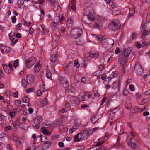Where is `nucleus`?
Instances as JSON below:
<instances>
[{"label":"nucleus","instance_id":"obj_12","mask_svg":"<svg viewBox=\"0 0 150 150\" xmlns=\"http://www.w3.org/2000/svg\"><path fill=\"white\" fill-rule=\"evenodd\" d=\"M68 8L69 9L72 10L73 11H74L75 12L76 9V1H73L71 2H70L68 6Z\"/></svg>","mask_w":150,"mask_h":150},{"label":"nucleus","instance_id":"obj_49","mask_svg":"<svg viewBox=\"0 0 150 150\" xmlns=\"http://www.w3.org/2000/svg\"><path fill=\"white\" fill-rule=\"evenodd\" d=\"M24 2L23 0H18L17 2L18 6L20 8L21 6L23 4Z\"/></svg>","mask_w":150,"mask_h":150},{"label":"nucleus","instance_id":"obj_48","mask_svg":"<svg viewBox=\"0 0 150 150\" xmlns=\"http://www.w3.org/2000/svg\"><path fill=\"white\" fill-rule=\"evenodd\" d=\"M89 55L91 57H95L98 56V54L97 53H90Z\"/></svg>","mask_w":150,"mask_h":150},{"label":"nucleus","instance_id":"obj_43","mask_svg":"<svg viewBox=\"0 0 150 150\" xmlns=\"http://www.w3.org/2000/svg\"><path fill=\"white\" fill-rule=\"evenodd\" d=\"M61 123V121L60 120H57L55 121L54 123V126L55 127L58 126L60 125Z\"/></svg>","mask_w":150,"mask_h":150},{"label":"nucleus","instance_id":"obj_7","mask_svg":"<svg viewBox=\"0 0 150 150\" xmlns=\"http://www.w3.org/2000/svg\"><path fill=\"white\" fill-rule=\"evenodd\" d=\"M110 137L109 133H106L105 134V137L102 138L101 140H99L98 142L96 144V146H99L103 144L105 141L108 139Z\"/></svg>","mask_w":150,"mask_h":150},{"label":"nucleus","instance_id":"obj_13","mask_svg":"<svg viewBox=\"0 0 150 150\" xmlns=\"http://www.w3.org/2000/svg\"><path fill=\"white\" fill-rule=\"evenodd\" d=\"M144 110L141 109L137 107H133L131 109V111L132 113L137 112H142Z\"/></svg>","mask_w":150,"mask_h":150},{"label":"nucleus","instance_id":"obj_24","mask_svg":"<svg viewBox=\"0 0 150 150\" xmlns=\"http://www.w3.org/2000/svg\"><path fill=\"white\" fill-rule=\"evenodd\" d=\"M93 27L96 28L100 29L102 27V25L100 21L96 22L93 25Z\"/></svg>","mask_w":150,"mask_h":150},{"label":"nucleus","instance_id":"obj_51","mask_svg":"<svg viewBox=\"0 0 150 150\" xmlns=\"http://www.w3.org/2000/svg\"><path fill=\"white\" fill-rule=\"evenodd\" d=\"M14 103L16 105L18 106H20L21 104V101L19 100H15Z\"/></svg>","mask_w":150,"mask_h":150},{"label":"nucleus","instance_id":"obj_11","mask_svg":"<svg viewBox=\"0 0 150 150\" xmlns=\"http://www.w3.org/2000/svg\"><path fill=\"white\" fill-rule=\"evenodd\" d=\"M74 18L72 17L69 18L67 23V26L68 28H71L74 24Z\"/></svg>","mask_w":150,"mask_h":150},{"label":"nucleus","instance_id":"obj_52","mask_svg":"<svg viewBox=\"0 0 150 150\" xmlns=\"http://www.w3.org/2000/svg\"><path fill=\"white\" fill-rule=\"evenodd\" d=\"M74 65L75 67L76 68H78L79 66V64L78 63V60L74 61Z\"/></svg>","mask_w":150,"mask_h":150},{"label":"nucleus","instance_id":"obj_6","mask_svg":"<svg viewBox=\"0 0 150 150\" xmlns=\"http://www.w3.org/2000/svg\"><path fill=\"white\" fill-rule=\"evenodd\" d=\"M36 62L35 58L33 57H30L25 61L26 66L27 68H29L33 65Z\"/></svg>","mask_w":150,"mask_h":150},{"label":"nucleus","instance_id":"obj_59","mask_svg":"<svg viewBox=\"0 0 150 150\" xmlns=\"http://www.w3.org/2000/svg\"><path fill=\"white\" fill-rule=\"evenodd\" d=\"M86 77H82L81 79V81L82 82H83L84 83H86L87 81L86 79Z\"/></svg>","mask_w":150,"mask_h":150},{"label":"nucleus","instance_id":"obj_5","mask_svg":"<svg viewBox=\"0 0 150 150\" xmlns=\"http://www.w3.org/2000/svg\"><path fill=\"white\" fill-rule=\"evenodd\" d=\"M129 134H130L131 137L130 138V141L128 143V144L131 148L134 149H136L137 142L136 137L133 133L132 132H130Z\"/></svg>","mask_w":150,"mask_h":150},{"label":"nucleus","instance_id":"obj_25","mask_svg":"<svg viewBox=\"0 0 150 150\" xmlns=\"http://www.w3.org/2000/svg\"><path fill=\"white\" fill-rule=\"evenodd\" d=\"M2 66L3 69L5 72L6 74H8L9 71L8 67L7 64H2Z\"/></svg>","mask_w":150,"mask_h":150},{"label":"nucleus","instance_id":"obj_35","mask_svg":"<svg viewBox=\"0 0 150 150\" xmlns=\"http://www.w3.org/2000/svg\"><path fill=\"white\" fill-rule=\"evenodd\" d=\"M22 101L25 103H28L30 101V98L27 96H24L22 98Z\"/></svg>","mask_w":150,"mask_h":150},{"label":"nucleus","instance_id":"obj_30","mask_svg":"<svg viewBox=\"0 0 150 150\" xmlns=\"http://www.w3.org/2000/svg\"><path fill=\"white\" fill-rule=\"evenodd\" d=\"M80 133L79 134H78L74 136V141L75 142H79L82 140L81 139H80Z\"/></svg>","mask_w":150,"mask_h":150},{"label":"nucleus","instance_id":"obj_23","mask_svg":"<svg viewBox=\"0 0 150 150\" xmlns=\"http://www.w3.org/2000/svg\"><path fill=\"white\" fill-rule=\"evenodd\" d=\"M38 33L41 35H43L45 33V29L42 26H41L40 28H38L37 30Z\"/></svg>","mask_w":150,"mask_h":150},{"label":"nucleus","instance_id":"obj_29","mask_svg":"<svg viewBox=\"0 0 150 150\" xmlns=\"http://www.w3.org/2000/svg\"><path fill=\"white\" fill-rule=\"evenodd\" d=\"M52 29L53 30H55L57 29V23L54 22L51 25Z\"/></svg>","mask_w":150,"mask_h":150},{"label":"nucleus","instance_id":"obj_63","mask_svg":"<svg viewBox=\"0 0 150 150\" xmlns=\"http://www.w3.org/2000/svg\"><path fill=\"white\" fill-rule=\"evenodd\" d=\"M12 20V22L13 23H15L16 21V18L15 16H14L11 17Z\"/></svg>","mask_w":150,"mask_h":150},{"label":"nucleus","instance_id":"obj_1","mask_svg":"<svg viewBox=\"0 0 150 150\" xmlns=\"http://www.w3.org/2000/svg\"><path fill=\"white\" fill-rule=\"evenodd\" d=\"M83 19H84L82 20L83 21L88 24H90L91 22H88V20L92 21L95 20L94 11L92 8L88 7L85 8Z\"/></svg>","mask_w":150,"mask_h":150},{"label":"nucleus","instance_id":"obj_55","mask_svg":"<svg viewBox=\"0 0 150 150\" xmlns=\"http://www.w3.org/2000/svg\"><path fill=\"white\" fill-rule=\"evenodd\" d=\"M86 132H87L86 134H87L88 137L93 132V130L91 129L88 131H86Z\"/></svg>","mask_w":150,"mask_h":150},{"label":"nucleus","instance_id":"obj_60","mask_svg":"<svg viewBox=\"0 0 150 150\" xmlns=\"http://www.w3.org/2000/svg\"><path fill=\"white\" fill-rule=\"evenodd\" d=\"M45 0H38L37 2H35V4H36L38 3L39 4H41L44 2Z\"/></svg>","mask_w":150,"mask_h":150},{"label":"nucleus","instance_id":"obj_47","mask_svg":"<svg viewBox=\"0 0 150 150\" xmlns=\"http://www.w3.org/2000/svg\"><path fill=\"white\" fill-rule=\"evenodd\" d=\"M143 35L144 37L146 36L150 33V30L147 31V30H143Z\"/></svg>","mask_w":150,"mask_h":150},{"label":"nucleus","instance_id":"obj_45","mask_svg":"<svg viewBox=\"0 0 150 150\" xmlns=\"http://www.w3.org/2000/svg\"><path fill=\"white\" fill-rule=\"evenodd\" d=\"M16 112V111H11L10 112L9 115L11 117L10 120H11L12 117L15 116V114Z\"/></svg>","mask_w":150,"mask_h":150},{"label":"nucleus","instance_id":"obj_46","mask_svg":"<svg viewBox=\"0 0 150 150\" xmlns=\"http://www.w3.org/2000/svg\"><path fill=\"white\" fill-rule=\"evenodd\" d=\"M136 34L135 33H133L132 34V38L131 40H130L129 41H128V42L129 43H130L132 42V39H135L136 38Z\"/></svg>","mask_w":150,"mask_h":150},{"label":"nucleus","instance_id":"obj_26","mask_svg":"<svg viewBox=\"0 0 150 150\" xmlns=\"http://www.w3.org/2000/svg\"><path fill=\"white\" fill-rule=\"evenodd\" d=\"M37 137H40V139L41 141L44 143H46L47 142H51L50 141H47V137L45 136L43 137L42 138V136L40 135L37 136Z\"/></svg>","mask_w":150,"mask_h":150},{"label":"nucleus","instance_id":"obj_19","mask_svg":"<svg viewBox=\"0 0 150 150\" xmlns=\"http://www.w3.org/2000/svg\"><path fill=\"white\" fill-rule=\"evenodd\" d=\"M56 54L55 52H53L52 55H50V61L53 62H54L56 61L57 59Z\"/></svg>","mask_w":150,"mask_h":150},{"label":"nucleus","instance_id":"obj_50","mask_svg":"<svg viewBox=\"0 0 150 150\" xmlns=\"http://www.w3.org/2000/svg\"><path fill=\"white\" fill-rule=\"evenodd\" d=\"M129 91L128 90L125 88L123 92V95L125 96H127L128 94Z\"/></svg>","mask_w":150,"mask_h":150},{"label":"nucleus","instance_id":"obj_27","mask_svg":"<svg viewBox=\"0 0 150 150\" xmlns=\"http://www.w3.org/2000/svg\"><path fill=\"white\" fill-rule=\"evenodd\" d=\"M127 57L124 56L120 60V65L123 66L127 62Z\"/></svg>","mask_w":150,"mask_h":150},{"label":"nucleus","instance_id":"obj_21","mask_svg":"<svg viewBox=\"0 0 150 150\" xmlns=\"http://www.w3.org/2000/svg\"><path fill=\"white\" fill-rule=\"evenodd\" d=\"M27 81L29 82H33L34 79V76L32 74L27 75L26 76Z\"/></svg>","mask_w":150,"mask_h":150},{"label":"nucleus","instance_id":"obj_41","mask_svg":"<svg viewBox=\"0 0 150 150\" xmlns=\"http://www.w3.org/2000/svg\"><path fill=\"white\" fill-rule=\"evenodd\" d=\"M148 24H144L142 25V30H147L149 31V25Z\"/></svg>","mask_w":150,"mask_h":150},{"label":"nucleus","instance_id":"obj_38","mask_svg":"<svg viewBox=\"0 0 150 150\" xmlns=\"http://www.w3.org/2000/svg\"><path fill=\"white\" fill-rule=\"evenodd\" d=\"M98 120V119L97 118L96 116H94L92 118L91 120V122L94 124L96 123Z\"/></svg>","mask_w":150,"mask_h":150},{"label":"nucleus","instance_id":"obj_31","mask_svg":"<svg viewBox=\"0 0 150 150\" xmlns=\"http://www.w3.org/2000/svg\"><path fill=\"white\" fill-rule=\"evenodd\" d=\"M18 137H15L13 138L14 139L16 140L15 142H16L17 146L18 147H19L20 145H21V142L20 141L18 140Z\"/></svg>","mask_w":150,"mask_h":150},{"label":"nucleus","instance_id":"obj_34","mask_svg":"<svg viewBox=\"0 0 150 150\" xmlns=\"http://www.w3.org/2000/svg\"><path fill=\"white\" fill-rule=\"evenodd\" d=\"M79 124L76 123H75L72 127V129H74V131H76L79 128Z\"/></svg>","mask_w":150,"mask_h":150},{"label":"nucleus","instance_id":"obj_44","mask_svg":"<svg viewBox=\"0 0 150 150\" xmlns=\"http://www.w3.org/2000/svg\"><path fill=\"white\" fill-rule=\"evenodd\" d=\"M19 60L16 59L13 62V66L15 68H16L18 67L19 65Z\"/></svg>","mask_w":150,"mask_h":150},{"label":"nucleus","instance_id":"obj_8","mask_svg":"<svg viewBox=\"0 0 150 150\" xmlns=\"http://www.w3.org/2000/svg\"><path fill=\"white\" fill-rule=\"evenodd\" d=\"M51 142H47L46 143L38 147L39 150H47L51 146Z\"/></svg>","mask_w":150,"mask_h":150},{"label":"nucleus","instance_id":"obj_17","mask_svg":"<svg viewBox=\"0 0 150 150\" xmlns=\"http://www.w3.org/2000/svg\"><path fill=\"white\" fill-rule=\"evenodd\" d=\"M120 81L119 80L117 81H115L113 82L112 88L113 89H116L117 88H119L120 87Z\"/></svg>","mask_w":150,"mask_h":150},{"label":"nucleus","instance_id":"obj_33","mask_svg":"<svg viewBox=\"0 0 150 150\" xmlns=\"http://www.w3.org/2000/svg\"><path fill=\"white\" fill-rule=\"evenodd\" d=\"M51 74L52 73L50 70H48L47 71L46 76L47 78L52 79Z\"/></svg>","mask_w":150,"mask_h":150},{"label":"nucleus","instance_id":"obj_54","mask_svg":"<svg viewBox=\"0 0 150 150\" xmlns=\"http://www.w3.org/2000/svg\"><path fill=\"white\" fill-rule=\"evenodd\" d=\"M35 88H28L26 89V91L28 93H29L30 92H32L34 91Z\"/></svg>","mask_w":150,"mask_h":150},{"label":"nucleus","instance_id":"obj_3","mask_svg":"<svg viewBox=\"0 0 150 150\" xmlns=\"http://www.w3.org/2000/svg\"><path fill=\"white\" fill-rule=\"evenodd\" d=\"M121 26L120 21L117 20L115 19L109 23L108 28L110 30L115 31L118 30Z\"/></svg>","mask_w":150,"mask_h":150},{"label":"nucleus","instance_id":"obj_16","mask_svg":"<svg viewBox=\"0 0 150 150\" xmlns=\"http://www.w3.org/2000/svg\"><path fill=\"white\" fill-rule=\"evenodd\" d=\"M131 51L132 50L130 48H125L123 51V54L124 56L127 57L129 56Z\"/></svg>","mask_w":150,"mask_h":150},{"label":"nucleus","instance_id":"obj_32","mask_svg":"<svg viewBox=\"0 0 150 150\" xmlns=\"http://www.w3.org/2000/svg\"><path fill=\"white\" fill-rule=\"evenodd\" d=\"M42 132L44 134L46 135H49L50 134V133L48 132L47 130L46 129L45 127H42L41 129Z\"/></svg>","mask_w":150,"mask_h":150},{"label":"nucleus","instance_id":"obj_36","mask_svg":"<svg viewBox=\"0 0 150 150\" xmlns=\"http://www.w3.org/2000/svg\"><path fill=\"white\" fill-rule=\"evenodd\" d=\"M137 74L139 75H141L143 72L142 68H139V69L135 70Z\"/></svg>","mask_w":150,"mask_h":150},{"label":"nucleus","instance_id":"obj_37","mask_svg":"<svg viewBox=\"0 0 150 150\" xmlns=\"http://www.w3.org/2000/svg\"><path fill=\"white\" fill-rule=\"evenodd\" d=\"M21 84L25 88H26L27 87V82L24 79H22L21 81Z\"/></svg>","mask_w":150,"mask_h":150},{"label":"nucleus","instance_id":"obj_4","mask_svg":"<svg viewBox=\"0 0 150 150\" xmlns=\"http://www.w3.org/2000/svg\"><path fill=\"white\" fill-rule=\"evenodd\" d=\"M83 33L82 29L79 28L72 29L70 33V35L72 38H77L80 37Z\"/></svg>","mask_w":150,"mask_h":150},{"label":"nucleus","instance_id":"obj_57","mask_svg":"<svg viewBox=\"0 0 150 150\" xmlns=\"http://www.w3.org/2000/svg\"><path fill=\"white\" fill-rule=\"evenodd\" d=\"M110 5L111 6L112 8H116L115 4L112 2H110Z\"/></svg>","mask_w":150,"mask_h":150},{"label":"nucleus","instance_id":"obj_53","mask_svg":"<svg viewBox=\"0 0 150 150\" xmlns=\"http://www.w3.org/2000/svg\"><path fill=\"white\" fill-rule=\"evenodd\" d=\"M47 98H45V99H42V104L45 105L47 104Z\"/></svg>","mask_w":150,"mask_h":150},{"label":"nucleus","instance_id":"obj_2","mask_svg":"<svg viewBox=\"0 0 150 150\" xmlns=\"http://www.w3.org/2000/svg\"><path fill=\"white\" fill-rule=\"evenodd\" d=\"M103 37L96 36V38L99 42H101L104 47L109 49L112 48L114 44V40L110 38L103 39Z\"/></svg>","mask_w":150,"mask_h":150},{"label":"nucleus","instance_id":"obj_15","mask_svg":"<svg viewBox=\"0 0 150 150\" xmlns=\"http://www.w3.org/2000/svg\"><path fill=\"white\" fill-rule=\"evenodd\" d=\"M42 118L41 117H37L33 121V123L35 125H39L40 123L42 122Z\"/></svg>","mask_w":150,"mask_h":150},{"label":"nucleus","instance_id":"obj_56","mask_svg":"<svg viewBox=\"0 0 150 150\" xmlns=\"http://www.w3.org/2000/svg\"><path fill=\"white\" fill-rule=\"evenodd\" d=\"M129 89L130 90L132 91H134L135 90V88L134 85L131 84L129 85Z\"/></svg>","mask_w":150,"mask_h":150},{"label":"nucleus","instance_id":"obj_9","mask_svg":"<svg viewBox=\"0 0 150 150\" xmlns=\"http://www.w3.org/2000/svg\"><path fill=\"white\" fill-rule=\"evenodd\" d=\"M80 100V98L79 97L78 98L76 96H73L70 98V102L74 104H78Z\"/></svg>","mask_w":150,"mask_h":150},{"label":"nucleus","instance_id":"obj_18","mask_svg":"<svg viewBox=\"0 0 150 150\" xmlns=\"http://www.w3.org/2000/svg\"><path fill=\"white\" fill-rule=\"evenodd\" d=\"M61 83L63 84V86L66 87L68 85V81L67 78L66 77H63L61 79Z\"/></svg>","mask_w":150,"mask_h":150},{"label":"nucleus","instance_id":"obj_58","mask_svg":"<svg viewBox=\"0 0 150 150\" xmlns=\"http://www.w3.org/2000/svg\"><path fill=\"white\" fill-rule=\"evenodd\" d=\"M22 26V24L21 23H19L17 25L16 30H19L21 28Z\"/></svg>","mask_w":150,"mask_h":150},{"label":"nucleus","instance_id":"obj_64","mask_svg":"<svg viewBox=\"0 0 150 150\" xmlns=\"http://www.w3.org/2000/svg\"><path fill=\"white\" fill-rule=\"evenodd\" d=\"M94 95L95 97H99L100 96V95L99 94L98 92L96 91H95L94 92Z\"/></svg>","mask_w":150,"mask_h":150},{"label":"nucleus","instance_id":"obj_20","mask_svg":"<svg viewBox=\"0 0 150 150\" xmlns=\"http://www.w3.org/2000/svg\"><path fill=\"white\" fill-rule=\"evenodd\" d=\"M73 65V64L71 62H69L67 64L64 68L66 74H68L69 72V70L71 67Z\"/></svg>","mask_w":150,"mask_h":150},{"label":"nucleus","instance_id":"obj_40","mask_svg":"<svg viewBox=\"0 0 150 150\" xmlns=\"http://www.w3.org/2000/svg\"><path fill=\"white\" fill-rule=\"evenodd\" d=\"M9 37L10 40L13 39V38H15V34L13 32H11L9 34Z\"/></svg>","mask_w":150,"mask_h":150},{"label":"nucleus","instance_id":"obj_14","mask_svg":"<svg viewBox=\"0 0 150 150\" xmlns=\"http://www.w3.org/2000/svg\"><path fill=\"white\" fill-rule=\"evenodd\" d=\"M86 130H84L80 133V139L82 140L86 139L88 137Z\"/></svg>","mask_w":150,"mask_h":150},{"label":"nucleus","instance_id":"obj_10","mask_svg":"<svg viewBox=\"0 0 150 150\" xmlns=\"http://www.w3.org/2000/svg\"><path fill=\"white\" fill-rule=\"evenodd\" d=\"M91 94L90 93H86L80 98V100H82L83 101H86L91 98Z\"/></svg>","mask_w":150,"mask_h":150},{"label":"nucleus","instance_id":"obj_39","mask_svg":"<svg viewBox=\"0 0 150 150\" xmlns=\"http://www.w3.org/2000/svg\"><path fill=\"white\" fill-rule=\"evenodd\" d=\"M142 68L141 66L140 65V64L138 62H136L135 63L134 69L135 70L138 69H139V68Z\"/></svg>","mask_w":150,"mask_h":150},{"label":"nucleus","instance_id":"obj_22","mask_svg":"<svg viewBox=\"0 0 150 150\" xmlns=\"http://www.w3.org/2000/svg\"><path fill=\"white\" fill-rule=\"evenodd\" d=\"M125 106L127 109H129L132 106L130 100H126L125 103Z\"/></svg>","mask_w":150,"mask_h":150},{"label":"nucleus","instance_id":"obj_42","mask_svg":"<svg viewBox=\"0 0 150 150\" xmlns=\"http://www.w3.org/2000/svg\"><path fill=\"white\" fill-rule=\"evenodd\" d=\"M129 15L128 16H133L135 14V10L134 8H131L129 10Z\"/></svg>","mask_w":150,"mask_h":150},{"label":"nucleus","instance_id":"obj_61","mask_svg":"<svg viewBox=\"0 0 150 150\" xmlns=\"http://www.w3.org/2000/svg\"><path fill=\"white\" fill-rule=\"evenodd\" d=\"M98 150H106V148L103 146H101L98 149Z\"/></svg>","mask_w":150,"mask_h":150},{"label":"nucleus","instance_id":"obj_62","mask_svg":"<svg viewBox=\"0 0 150 150\" xmlns=\"http://www.w3.org/2000/svg\"><path fill=\"white\" fill-rule=\"evenodd\" d=\"M11 129V127L10 125L7 126L6 127H4V129H5V131L6 132L8 131L9 130Z\"/></svg>","mask_w":150,"mask_h":150},{"label":"nucleus","instance_id":"obj_28","mask_svg":"<svg viewBox=\"0 0 150 150\" xmlns=\"http://www.w3.org/2000/svg\"><path fill=\"white\" fill-rule=\"evenodd\" d=\"M40 67L39 64L37 63L34 66V70L35 72H38L39 71Z\"/></svg>","mask_w":150,"mask_h":150}]
</instances>
